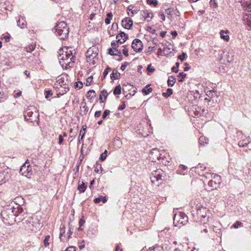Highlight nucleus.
<instances>
[{
	"mask_svg": "<svg viewBox=\"0 0 251 251\" xmlns=\"http://www.w3.org/2000/svg\"><path fill=\"white\" fill-rule=\"evenodd\" d=\"M158 16L160 17V18L163 20V21H165V16L164 15V14L162 13H161V12H159L158 13Z\"/></svg>",
	"mask_w": 251,
	"mask_h": 251,
	"instance_id": "64",
	"label": "nucleus"
},
{
	"mask_svg": "<svg viewBox=\"0 0 251 251\" xmlns=\"http://www.w3.org/2000/svg\"><path fill=\"white\" fill-rule=\"evenodd\" d=\"M19 173L23 176H25L28 178L30 177L32 174V171L28 159L26 161L25 163L21 166Z\"/></svg>",
	"mask_w": 251,
	"mask_h": 251,
	"instance_id": "8",
	"label": "nucleus"
},
{
	"mask_svg": "<svg viewBox=\"0 0 251 251\" xmlns=\"http://www.w3.org/2000/svg\"><path fill=\"white\" fill-rule=\"evenodd\" d=\"M19 221L22 222L25 229L27 230L33 231L35 227V223L32 217H25L23 218H19Z\"/></svg>",
	"mask_w": 251,
	"mask_h": 251,
	"instance_id": "7",
	"label": "nucleus"
},
{
	"mask_svg": "<svg viewBox=\"0 0 251 251\" xmlns=\"http://www.w3.org/2000/svg\"><path fill=\"white\" fill-rule=\"evenodd\" d=\"M17 23V25L21 28H25L26 26V22L23 18L18 20Z\"/></svg>",
	"mask_w": 251,
	"mask_h": 251,
	"instance_id": "24",
	"label": "nucleus"
},
{
	"mask_svg": "<svg viewBox=\"0 0 251 251\" xmlns=\"http://www.w3.org/2000/svg\"><path fill=\"white\" fill-rule=\"evenodd\" d=\"M99 169L100 170L101 172L100 173L103 171L102 166L101 164L98 163V162H96L95 166V172L97 173H99Z\"/></svg>",
	"mask_w": 251,
	"mask_h": 251,
	"instance_id": "30",
	"label": "nucleus"
},
{
	"mask_svg": "<svg viewBox=\"0 0 251 251\" xmlns=\"http://www.w3.org/2000/svg\"><path fill=\"white\" fill-rule=\"evenodd\" d=\"M150 13H149L147 10H142L140 12V14L142 16V17L144 19V20L147 19L148 22L150 21L151 19L152 18V16L151 17V19H148L150 17Z\"/></svg>",
	"mask_w": 251,
	"mask_h": 251,
	"instance_id": "22",
	"label": "nucleus"
},
{
	"mask_svg": "<svg viewBox=\"0 0 251 251\" xmlns=\"http://www.w3.org/2000/svg\"><path fill=\"white\" fill-rule=\"evenodd\" d=\"M101 111L99 110V111H97L95 113V117L96 118H99L100 116L101 115Z\"/></svg>",
	"mask_w": 251,
	"mask_h": 251,
	"instance_id": "63",
	"label": "nucleus"
},
{
	"mask_svg": "<svg viewBox=\"0 0 251 251\" xmlns=\"http://www.w3.org/2000/svg\"><path fill=\"white\" fill-rule=\"evenodd\" d=\"M243 22L247 25L249 30H251V13L245 14L243 16Z\"/></svg>",
	"mask_w": 251,
	"mask_h": 251,
	"instance_id": "19",
	"label": "nucleus"
},
{
	"mask_svg": "<svg viewBox=\"0 0 251 251\" xmlns=\"http://www.w3.org/2000/svg\"><path fill=\"white\" fill-rule=\"evenodd\" d=\"M208 141L207 139H206L205 137H201L200 138H199V142L200 143V144H204V143H205L206 144L207 143V141Z\"/></svg>",
	"mask_w": 251,
	"mask_h": 251,
	"instance_id": "51",
	"label": "nucleus"
},
{
	"mask_svg": "<svg viewBox=\"0 0 251 251\" xmlns=\"http://www.w3.org/2000/svg\"><path fill=\"white\" fill-rule=\"evenodd\" d=\"M186 74L185 73L183 72L179 73L177 75V77H180V78L178 79V81L180 82H183L184 78L186 77Z\"/></svg>",
	"mask_w": 251,
	"mask_h": 251,
	"instance_id": "33",
	"label": "nucleus"
},
{
	"mask_svg": "<svg viewBox=\"0 0 251 251\" xmlns=\"http://www.w3.org/2000/svg\"><path fill=\"white\" fill-rule=\"evenodd\" d=\"M114 48H110L108 49V53L111 55H113V56L116 55V54H115V53L114 52Z\"/></svg>",
	"mask_w": 251,
	"mask_h": 251,
	"instance_id": "57",
	"label": "nucleus"
},
{
	"mask_svg": "<svg viewBox=\"0 0 251 251\" xmlns=\"http://www.w3.org/2000/svg\"><path fill=\"white\" fill-rule=\"evenodd\" d=\"M113 14L111 12H109L107 14V18L105 19V23L106 25H109L110 23Z\"/></svg>",
	"mask_w": 251,
	"mask_h": 251,
	"instance_id": "31",
	"label": "nucleus"
},
{
	"mask_svg": "<svg viewBox=\"0 0 251 251\" xmlns=\"http://www.w3.org/2000/svg\"><path fill=\"white\" fill-rule=\"evenodd\" d=\"M54 88L56 90L58 97H59L60 96H62L64 94H66L70 90L69 85H65V86H54Z\"/></svg>",
	"mask_w": 251,
	"mask_h": 251,
	"instance_id": "14",
	"label": "nucleus"
},
{
	"mask_svg": "<svg viewBox=\"0 0 251 251\" xmlns=\"http://www.w3.org/2000/svg\"><path fill=\"white\" fill-rule=\"evenodd\" d=\"M186 53L185 52H182L181 54L177 56L178 59L181 60V61H183L184 60V58L186 56Z\"/></svg>",
	"mask_w": 251,
	"mask_h": 251,
	"instance_id": "47",
	"label": "nucleus"
},
{
	"mask_svg": "<svg viewBox=\"0 0 251 251\" xmlns=\"http://www.w3.org/2000/svg\"><path fill=\"white\" fill-rule=\"evenodd\" d=\"M176 82V79L175 76L171 75L169 77L168 81H167L168 86L169 87H172L174 85Z\"/></svg>",
	"mask_w": 251,
	"mask_h": 251,
	"instance_id": "23",
	"label": "nucleus"
},
{
	"mask_svg": "<svg viewBox=\"0 0 251 251\" xmlns=\"http://www.w3.org/2000/svg\"><path fill=\"white\" fill-rule=\"evenodd\" d=\"M241 3L244 11L251 12V0H242Z\"/></svg>",
	"mask_w": 251,
	"mask_h": 251,
	"instance_id": "18",
	"label": "nucleus"
},
{
	"mask_svg": "<svg viewBox=\"0 0 251 251\" xmlns=\"http://www.w3.org/2000/svg\"><path fill=\"white\" fill-rule=\"evenodd\" d=\"M110 70H111V68H109V67H107L105 68V69L104 70V72L102 74V79H104L105 78L106 75H108L109 71Z\"/></svg>",
	"mask_w": 251,
	"mask_h": 251,
	"instance_id": "39",
	"label": "nucleus"
},
{
	"mask_svg": "<svg viewBox=\"0 0 251 251\" xmlns=\"http://www.w3.org/2000/svg\"><path fill=\"white\" fill-rule=\"evenodd\" d=\"M98 49L95 46L89 48L86 53L87 62L94 65L96 63V60L98 59Z\"/></svg>",
	"mask_w": 251,
	"mask_h": 251,
	"instance_id": "6",
	"label": "nucleus"
},
{
	"mask_svg": "<svg viewBox=\"0 0 251 251\" xmlns=\"http://www.w3.org/2000/svg\"><path fill=\"white\" fill-rule=\"evenodd\" d=\"M149 157L153 162H156V160H160L161 156L159 151L156 148L152 149L149 154Z\"/></svg>",
	"mask_w": 251,
	"mask_h": 251,
	"instance_id": "13",
	"label": "nucleus"
},
{
	"mask_svg": "<svg viewBox=\"0 0 251 251\" xmlns=\"http://www.w3.org/2000/svg\"><path fill=\"white\" fill-rule=\"evenodd\" d=\"M25 49L27 52H31L34 50V47L33 45H31L28 47L25 48Z\"/></svg>",
	"mask_w": 251,
	"mask_h": 251,
	"instance_id": "53",
	"label": "nucleus"
},
{
	"mask_svg": "<svg viewBox=\"0 0 251 251\" xmlns=\"http://www.w3.org/2000/svg\"><path fill=\"white\" fill-rule=\"evenodd\" d=\"M131 47L135 51L140 52L143 50V44L140 39H135L132 41Z\"/></svg>",
	"mask_w": 251,
	"mask_h": 251,
	"instance_id": "11",
	"label": "nucleus"
},
{
	"mask_svg": "<svg viewBox=\"0 0 251 251\" xmlns=\"http://www.w3.org/2000/svg\"><path fill=\"white\" fill-rule=\"evenodd\" d=\"M115 95H120L121 93V87L120 85L116 86L113 91Z\"/></svg>",
	"mask_w": 251,
	"mask_h": 251,
	"instance_id": "32",
	"label": "nucleus"
},
{
	"mask_svg": "<svg viewBox=\"0 0 251 251\" xmlns=\"http://www.w3.org/2000/svg\"><path fill=\"white\" fill-rule=\"evenodd\" d=\"M171 8H168L165 10V13L169 15L168 18L171 20L173 18V11L171 10Z\"/></svg>",
	"mask_w": 251,
	"mask_h": 251,
	"instance_id": "38",
	"label": "nucleus"
},
{
	"mask_svg": "<svg viewBox=\"0 0 251 251\" xmlns=\"http://www.w3.org/2000/svg\"><path fill=\"white\" fill-rule=\"evenodd\" d=\"M65 85H69V81L67 79V76H66L65 78L63 76L59 78L56 81V83L54 84V86H65Z\"/></svg>",
	"mask_w": 251,
	"mask_h": 251,
	"instance_id": "17",
	"label": "nucleus"
},
{
	"mask_svg": "<svg viewBox=\"0 0 251 251\" xmlns=\"http://www.w3.org/2000/svg\"><path fill=\"white\" fill-rule=\"evenodd\" d=\"M128 35L124 32L121 31L116 36V42L120 44L124 43L128 39Z\"/></svg>",
	"mask_w": 251,
	"mask_h": 251,
	"instance_id": "16",
	"label": "nucleus"
},
{
	"mask_svg": "<svg viewBox=\"0 0 251 251\" xmlns=\"http://www.w3.org/2000/svg\"><path fill=\"white\" fill-rule=\"evenodd\" d=\"M66 251H75V248L74 246H70L68 247Z\"/></svg>",
	"mask_w": 251,
	"mask_h": 251,
	"instance_id": "59",
	"label": "nucleus"
},
{
	"mask_svg": "<svg viewBox=\"0 0 251 251\" xmlns=\"http://www.w3.org/2000/svg\"><path fill=\"white\" fill-rule=\"evenodd\" d=\"M13 211L12 207L10 206L5 208L1 211L0 215L3 222L6 225H12L17 221L16 216H15L14 215V213L15 214L16 213V212Z\"/></svg>",
	"mask_w": 251,
	"mask_h": 251,
	"instance_id": "2",
	"label": "nucleus"
},
{
	"mask_svg": "<svg viewBox=\"0 0 251 251\" xmlns=\"http://www.w3.org/2000/svg\"><path fill=\"white\" fill-rule=\"evenodd\" d=\"M214 93V90H209L207 92V95L208 96V97H212L213 96V93Z\"/></svg>",
	"mask_w": 251,
	"mask_h": 251,
	"instance_id": "61",
	"label": "nucleus"
},
{
	"mask_svg": "<svg viewBox=\"0 0 251 251\" xmlns=\"http://www.w3.org/2000/svg\"><path fill=\"white\" fill-rule=\"evenodd\" d=\"M147 2L149 5H152L156 6L158 5V1L157 0H147Z\"/></svg>",
	"mask_w": 251,
	"mask_h": 251,
	"instance_id": "37",
	"label": "nucleus"
},
{
	"mask_svg": "<svg viewBox=\"0 0 251 251\" xmlns=\"http://www.w3.org/2000/svg\"><path fill=\"white\" fill-rule=\"evenodd\" d=\"M75 56L73 55L72 51L70 50L69 52L60 54L59 63L62 67L65 66V68L66 69L72 67V65L75 62Z\"/></svg>",
	"mask_w": 251,
	"mask_h": 251,
	"instance_id": "3",
	"label": "nucleus"
},
{
	"mask_svg": "<svg viewBox=\"0 0 251 251\" xmlns=\"http://www.w3.org/2000/svg\"><path fill=\"white\" fill-rule=\"evenodd\" d=\"M45 93H46L45 98L46 99H48L49 98H50L51 96L52 95V94H53L52 92V91L50 90H46L45 91Z\"/></svg>",
	"mask_w": 251,
	"mask_h": 251,
	"instance_id": "45",
	"label": "nucleus"
},
{
	"mask_svg": "<svg viewBox=\"0 0 251 251\" xmlns=\"http://www.w3.org/2000/svg\"><path fill=\"white\" fill-rule=\"evenodd\" d=\"M228 32L229 31L228 30H226V31L224 30H221L220 31L221 38L226 41H228L229 40V36L228 35H225V34H227Z\"/></svg>",
	"mask_w": 251,
	"mask_h": 251,
	"instance_id": "26",
	"label": "nucleus"
},
{
	"mask_svg": "<svg viewBox=\"0 0 251 251\" xmlns=\"http://www.w3.org/2000/svg\"><path fill=\"white\" fill-rule=\"evenodd\" d=\"M10 35L9 34H8V35L4 36L2 39H4L6 42H8L10 40Z\"/></svg>",
	"mask_w": 251,
	"mask_h": 251,
	"instance_id": "58",
	"label": "nucleus"
},
{
	"mask_svg": "<svg viewBox=\"0 0 251 251\" xmlns=\"http://www.w3.org/2000/svg\"><path fill=\"white\" fill-rule=\"evenodd\" d=\"M60 238L61 240V236L65 233V226L64 225H62V226L60 227Z\"/></svg>",
	"mask_w": 251,
	"mask_h": 251,
	"instance_id": "43",
	"label": "nucleus"
},
{
	"mask_svg": "<svg viewBox=\"0 0 251 251\" xmlns=\"http://www.w3.org/2000/svg\"><path fill=\"white\" fill-rule=\"evenodd\" d=\"M110 111L109 110L106 109L104 111L103 114L102 115V118L103 119L106 118V117L110 114Z\"/></svg>",
	"mask_w": 251,
	"mask_h": 251,
	"instance_id": "48",
	"label": "nucleus"
},
{
	"mask_svg": "<svg viewBox=\"0 0 251 251\" xmlns=\"http://www.w3.org/2000/svg\"><path fill=\"white\" fill-rule=\"evenodd\" d=\"M100 95H101L102 97H103L104 100H105L108 97V93L107 91L105 89L102 90L100 92Z\"/></svg>",
	"mask_w": 251,
	"mask_h": 251,
	"instance_id": "40",
	"label": "nucleus"
},
{
	"mask_svg": "<svg viewBox=\"0 0 251 251\" xmlns=\"http://www.w3.org/2000/svg\"><path fill=\"white\" fill-rule=\"evenodd\" d=\"M209 4L212 8H217L218 7V4L216 2V0H210Z\"/></svg>",
	"mask_w": 251,
	"mask_h": 251,
	"instance_id": "42",
	"label": "nucleus"
},
{
	"mask_svg": "<svg viewBox=\"0 0 251 251\" xmlns=\"http://www.w3.org/2000/svg\"><path fill=\"white\" fill-rule=\"evenodd\" d=\"M165 173L161 169H157L156 171L152 172V175L151 176V180L152 183H155V182L159 180H162V177H164Z\"/></svg>",
	"mask_w": 251,
	"mask_h": 251,
	"instance_id": "9",
	"label": "nucleus"
},
{
	"mask_svg": "<svg viewBox=\"0 0 251 251\" xmlns=\"http://www.w3.org/2000/svg\"><path fill=\"white\" fill-rule=\"evenodd\" d=\"M241 225H242V223L241 222L237 221L232 225V226L235 228H237Z\"/></svg>",
	"mask_w": 251,
	"mask_h": 251,
	"instance_id": "50",
	"label": "nucleus"
},
{
	"mask_svg": "<svg viewBox=\"0 0 251 251\" xmlns=\"http://www.w3.org/2000/svg\"><path fill=\"white\" fill-rule=\"evenodd\" d=\"M123 47L124 48V49L123 50V54L126 56H128V49H126V46H124Z\"/></svg>",
	"mask_w": 251,
	"mask_h": 251,
	"instance_id": "54",
	"label": "nucleus"
},
{
	"mask_svg": "<svg viewBox=\"0 0 251 251\" xmlns=\"http://www.w3.org/2000/svg\"><path fill=\"white\" fill-rule=\"evenodd\" d=\"M129 65V63L127 62H125L121 66V69L122 71H124L126 67Z\"/></svg>",
	"mask_w": 251,
	"mask_h": 251,
	"instance_id": "55",
	"label": "nucleus"
},
{
	"mask_svg": "<svg viewBox=\"0 0 251 251\" xmlns=\"http://www.w3.org/2000/svg\"><path fill=\"white\" fill-rule=\"evenodd\" d=\"M11 178V174L8 169H5L0 172V185L8 181Z\"/></svg>",
	"mask_w": 251,
	"mask_h": 251,
	"instance_id": "12",
	"label": "nucleus"
},
{
	"mask_svg": "<svg viewBox=\"0 0 251 251\" xmlns=\"http://www.w3.org/2000/svg\"><path fill=\"white\" fill-rule=\"evenodd\" d=\"M249 143L250 141L248 142H245L244 141H240L239 142L238 145L240 147H244L247 146Z\"/></svg>",
	"mask_w": 251,
	"mask_h": 251,
	"instance_id": "44",
	"label": "nucleus"
},
{
	"mask_svg": "<svg viewBox=\"0 0 251 251\" xmlns=\"http://www.w3.org/2000/svg\"><path fill=\"white\" fill-rule=\"evenodd\" d=\"M12 210L13 211V212H16V213L15 214L14 213V215L15 216H16L17 221H19V218L25 217L24 216L26 214L23 207L19 204H18L16 207H12Z\"/></svg>",
	"mask_w": 251,
	"mask_h": 251,
	"instance_id": "10",
	"label": "nucleus"
},
{
	"mask_svg": "<svg viewBox=\"0 0 251 251\" xmlns=\"http://www.w3.org/2000/svg\"><path fill=\"white\" fill-rule=\"evenodd\" d=\"M82 128L83 130H84V132L80 135L81 136V137H80V139L81 140H82L83 137H84V135H85V133L86 129V126L85 125V126H83L82 127Z\"/></svg>",
	"mask_w": 251,
	"mask_h": 251,
	"instance_id": "56",
	"label": "nucleus"
},
{
	"mask_svg": "<svg viewBox=\"0 0 251 251\" xmlns=\"http://www.w3.org/2000/svg\"><path fill=\"white\" fill-rule=\"evenodd\" d=\"M173 220L174 226L178 227L185 225L188 222V216L182 212H178L175 214Z\"/></svg>",
	"mask_w": 251,
	"mask_h": 251,
	"instance_id": "5",
	"label": "nucleus"
},
{
	"mask_svg": "<svg viewBox=\"0 0 251 251\" xmlns=\"http://www.w3.org/2000/svg\"><path fill=\"white\" fill-rule=\"evenodd\" d=\"M114 51L116 52V53H115L116 55H121L122 53L120 50L117 49V48H114Z\"/></svg>",
	"mask_w": 251,
	"mask_h": 251,
	"instance_id": "62",
	"label": "nucleus"
},
{
	"mask_svg": "<svg viewBox=\"0 0 251 251\" xmlns=\"http://www.w3.org/2000/svg\"><path fill=\"white\" fill-rule=\"evenodd\" d=\"M220 183L221 182H217L212 179L208 182V185L209 186L211 187V189L213 190L214 189H216L218 187H219V185Z\"/></svg>",
	"mask_w": 251,
	"mask_h": 251,
	"instance_id": "21",
	"label": "nucleus"
},
{
	"mask_svg": "<svg viewBox=\"0 0 251 251\" xmlns=\"http://www.w3.org/2000/svg\"><path fill=\"white\" fill-rule=\"evenodd\" d=\"M50 238V235H47L45 237V238L44 240V244L46 247L49 245V240Z\"/></svg>",
	"mask_w": 251,
	"mask_h": 251,
	"instance_id": "46",
	"label": "nucleus"
},
{
	"mask_svg": "<svg viewBox=\"0 0 251 251\" xmlns=\"http://www.w3.org/2000/svg\"><path fill=\"white\" fill-rule=\"evenodd\" d=\"M87 186V183L82 182L81 183H78L77 190L80 193H83L85 191Z\"/></svg>",
	"mask_w": 251,
	"mask_h": 251,
	"instance_id": "20",
	"label": "nucleus"
},
{
	"mask_svg": "<svg viewBox=\"0 0 251 251\" xmlns=\"http://www.w3.org/2000/svg\"><path fill=\"white\" fill-rule=\"evenodd\" d=\"M151 64H150L148 66V67H147V71H148V74L149 75H150V73H152L154 71V68H151Z\"/></svg>",
	"mask_w": 251,
	"mask_h": 251,
	"instance_id": "52",
	"label": "nucleus"
},
{
	"mask_svg": "<svg viewBox=\"0 0 251 251\" xmlns=\"http://www.w3.org/2000/svg\"><path fill=\"white\" fill-rule=\"evenodd\" d=\"M120 74L116 69H114L110 75V77L112 79H118L120 78Z\"/></svg>",
	"mask_w": 251,
	"mask_h": 251,
	"instance_id": "27",
	"label": "nucleus"
},
{
	"mask_svg": "<svg viewBox=\"0 0 251 251\" xmlns=\"http://www.w3.org/2000/svg\"><path fill=\"white\" fill-rule=\"evenodd\" d=\"M150 85H151L150 84H148V85H146L145 88H143L142 90V92L144 94H145L146 95H148L149 93L151 92L152 91V90L151 88H149L148 89H146V88L148 87Z\"/></svg>",
	"mask_w": 251,
	"mask_h": 251,
	"instance_id": "34",
	"label": "nucleus"
},
{
	"mask_svg": "<svg viewBox=\"0 0 251 251\" xmlns=\"http://www.w3.org/2000/svg\"><path fill=\"white\" fill-rule=\"evenodd\" d=\"M126 107V105L125 103V102H123V103L119 106V107L118 108V110H124Z\"/></svg>",
	"mask_w": 251,
	"mask_h": 251,
	"instance_id": "60",
	"label": "nucleus"
},
{
	"mask_svg": "<svg viewBox=\"0 0 251 251\" xmlns=\"http://www.w3.org/2000/svg\"><path fill=\"white\" fill-rule=\"evenodd\" d=\"M122 25L125 28L129 29L133 25V21L129 17H126L122 20Z\"/></svg>",
	"mask_w": 251,
	"mask_h": 251,
	"instance_id": "15",
	"label": "nucleus"
},
{
	"mask_svg": "<svg viewBox=\"0 0 251 251\" xmlns=\"http://www.w3.org/2000/svg\"><path fill=\"white\" fill-rule=\"evenodd\" d=\"M173 91L172 89L168 88L167 89L166 92H163L162 93V96L165 98H168L173 94Z\"/></svg>",
	"mask_w": 251,
	"mask_h": 251,
	"instance_id": "29",
	"label": "nucleus"
},
{
	"mask_svg": "<svg viewBox=\"0 0 251 251\" xmlns=\"http://www.w3.org/2000/svg\"><path fill=\"white\" fill-rule=\"evenodd\" d=\"M25 118L31 123L38 122L39 116L37 108L34 106H28L25 112Z\"/></svg>",
	"mask_w": 251,
	"mask_h": 251,
	"instance_id": "4",
	"label": "nucleus"
},
{
	"mask_svg": "<svg viewBox=\"0 0 251 251\" xmlns=\"http://www.w3.org/2000/svg\"><path fill=\"white\" fill-rule=\"evenodd\" d=\"M107 154V151L106 150H105V151L100 154V156L99 158V160L101 161H104L106 158Z\"/></svg>",
	"mask_w": 251,
	"mask_h": 251,
	"instance_id": "36",
	"label": "nucleus"
},
{
	"mask_svg": "<svg viewBox=\"0 0 251 251\" xmlns=\"http://www.w3.org/2000/svg\"><path fill=\"white\" fill-rule=\"evenodd\" d=\"M211 176L212 179H214V180L221 182V176L219 175L216 174H211Z\"/></svg>",
	"mask_w": 251,
	"mask_h": 251,
	"instance_id": "35",
	"label": "nucleus"
},
{
	"mask_svg": "<svg viewBox=\"0 0 251 251\" xmlns=\"http://www.w3.org/2000/svg\"><path fill=\"white\" fill-rule=\"evenodd\" d=\"M74 87L75 88H78V89H80L82 88L83 84L80 81L76 82L74 84Z\"/></svg>",
	"mask_w": 251,
	"mask_h": 251,
	"instance_id": "41",
	"label": "nucleus"
},
{
	"mask_svg": "<svg viewBox=\"0 0 251 251\" xmlns=\"http://www.w3.org/2000/svg\"><path fill=\"white\" fill-rule=\"evenodd\" d=\"M92 79H93V77L92 76H90L89 77H88L87 79H86V86H89V85H90L92 83Z\"/></svg>",
	"mask_w": 251,
	"mask_h": 251,
	"instance_id": "49",
	"label": "nucleus"
},
{
	"mask_svg": "<svg viewBox=\"0 0 251 251\" xmlns=\"http://www.w3.org/2000/svg\"><path fill=\"white\" fill-rule=\"evenodd\" d=\"M96 96V93L95 91L93 90H90L87 92L86 94V98L90 100L95 98Z\"/></svg>",
	"mask_w": 251,
	"mask_h": 251,
	"instance_id": "28",
	"label": "nucleus"
},
{
	"mask_svg": "<svg viewBox=\"0 0 251 251\" xmlns=\"http://www.w3.org/2000/svg\"><path fill=\"white\" fill-rule=\"evenodd\" d=\"M102 201L103 203H105L107 201V199L106 197H103L102 196H100L99 197L95 198L94 200V202L95 203H99L100 201Z\"/></svg>",
	"mask_w": 251,
	"mask_h": 251,
	"instance_id": "25",
	"label": "nucleus"
},
{
	"mask_svg": "<svg viewBox=\"0 0 251 251\" xmlns=\"http://www.w3.org/2000/svg\"><path fill=\"white\" fill-rule=\"evenodd\" d=\"M53 30H54L56 35L60 40H65L69 36V27L67 26V24L64 21L57 24Z\"/></svg>",
	"mask_w": 251,
	"mask_h": 251,
	"instance_id": "1",
	"label": "nucleus"
}]
</instances>
